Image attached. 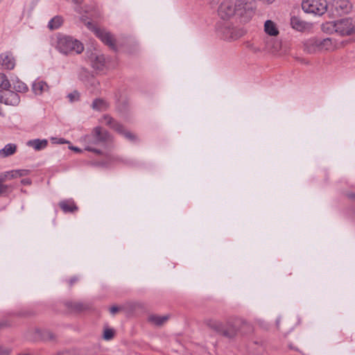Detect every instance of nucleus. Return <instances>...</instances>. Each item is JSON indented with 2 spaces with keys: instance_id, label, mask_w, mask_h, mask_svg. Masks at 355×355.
Returning a JSON list of instances; mask_svg holds the SVG:
<instances>
[{
  "instance_id": "25",
  "label": "nucleus",
  "mask_w": 355,
  "mask_h": 355,
  "mask_svg": "<svg viewBox=\"0 0 355 355\" xmlns=\"http://www.w3.org/2000/svg\"><path fill=\"white\" fill-rule=\"evenodd\" d=\"M93 110L96 111H105L109 107V103L102 98H96L91 105Z\"/></svg>"
},
{
  "instance_id": "44",
  "label": "nucleus",
  "mask_w": 355,
  "mask_h": 355,
  "mask_svg": "<svg viewBox=\"0 0 355 355\" xmlns=\"http://www.w3.org/2000/svg\"><path fill=\"white\" fill-rule=\"evenodd\" d=\"M105 120H106V123L109 125L111 123V118L109 117V116H106L105 118Z\"/></svg>"
},
{
  "instance_id": "19",
  "label": "nucleus",
  "mask_w": 355,
  "mask_h": 355,
  "mask_svg": "<svg viewBox=\"0 0 355 355\" xmlns=\"http://www.w3.org/2000/svg\"><path fill=\"white\" fill-rule=\"evenodd\" d=\"M17 146L15 144H8L0 150V157L6 158L14 155L17 152Z\"/></svg>"
},
{
  "instance_id": "14",
  "label": "nucleus",
  "mask_w": 355,
  "mask_h": 355,
  "mask_svg": "<svg viewBox=\"0 0 355 355\" xmlns=\"http://www.w3.org/2000/svg\"><path fill=\"white\" fill-rule=\"evenodd\" d=\"M15 62L11 54L4 53L0 54V67L6 69H12Z\"/></svg>"
},
{
  "instance_id": "18",
  "label": "nucleus",
  "mask_w": 355,
  "mask_h": 355,
  "mask_svg": "<svg viewBox=\"0 0 355 355\" xmlns=\"http://www.w3.org/2000/svg\"><path fill=\"white\" fill-rule=\"evenodd\" d=\"M48 145V141L46 139H35L29 140L27 142V146L33 148L35 150H41L44 149Z\"/></svg>"
},
{
  "instance_id": "37",
  "label": "nucleus",
  "mask_w": 355,
  "mask_h": 355,
  "mask_svg": "<svg viewBox=\"0 0 355 355\" xmlns=\"http://www.w3.org/2000/svg\"><path fill=\"white\" fill-rule=\"evenodd\" d=\"M10 349L0 347V355H9Z\"/></svg>"
},
{
  "instance_id": "49",
  "label": "nucleus",
  "mask_w": 355,
  "mask_h": 355,
  "mask_svg": "<svg viewBox=\"0 0 355 355\" xmlns=\"http://www.w3.org/2000/svg\"><path fill=\"white\" fill-rule=\"evenodd\" d=\"M276 324H277V326L278 327L279 326V320H277Z\"/></svg>"
},
{
  "instance_id": "47",
  "label": "nucleus",
  "mask_w": 355,
  "mask_h": 355,
  "mask_svg": "<svg viewBox=\"0 0 355 355\" xmlns=\"http://www.w3.org/2000/svg\"><path fill=\"white\" fill-rule=\"evenodd\" d=\"M349 198H352V199H354V200H355V193L349 194Z\"/></svg>"
},
{
  "instance_id": "36",
  "label": "nucleus",
  "mask_w": 355,
  "mask_h": 355,
  "mask_svg": "<svg viewBox=\"0 0 355 355\" xmlns=\"http://www.w3.org/2000/svg\"><path fill=\"white\" fill-rule=\"evenodd\" d=\"M79 280L78 277L76 276L71 277L69 281L68 284L69 286H72L75 283H76Z\"/></svg>"
},
{
  "instance_id": "30",
  "label": "nucleus",
  "mask_w": 355,
  "mask_h": 355,
  "mask_svg": "<svg viewBox=\"0 0 355 355\" xmlns=\"http://www.w3.org/2000/svg\"><path fill=\"white\" fill-rule=\"evenodd\" d=\"M168 320L167 316L150 315L149 320L156 325H162Z\"/></svg>"
},
{
  "instance_id": "50",
  "label": "nucleus",
  "mask_w": 355,
  "mask_h": 355,
  "mask_svg": "<svg viewBox=\"0 0 355 355\" xmlns=\"http://www.w3.org/2000/svg\"><path fill=\"white\" fill-rule=\"evenodd\" d=\"M112 337H113L114 336V331H112Z\"/></svg>"
},
{
  "instance_id": "35",
  "label": "nucleus",
  "mask_w": 355,
  "mask_h": 355,
  "mask_svg": "<svg viewBox=\"0 0 355 355\" xmlns=\"http://www.w3.org/2000/svg\"><path fill=\"white\" fill-rule=\"evenodd\" d=\"M103 338L107 340H109L111 339V329H110V328L105 329V330L104 331Z\"/></svg>"
},
{
  "instance_id": "28",
  "label": "nucleus",
  "mask_w": 355,
  "mask_h": 355,
  "mask_svg": "<svg viewBox=\"0 0 355 355\" xmlns=\"http://www.w3.org/2000/svg\"><path fill=\"white\" fill-rule=\"evenodd\" d=\"M62 17L60 16H55L49 21L48 24V28L52 31L56 30L62 26Z\"/></svg>"
},
{
  "instance_id": "42",
  "label": "nucleus",
  "mask_w": 355,
  "mask_h": 355,
  "mask_svg": "<svg viewBox=\"0 0 355 355\" xmlns=\"http://www.w3.org/2000/svg\"><path fill=\"white\" fill-rule=\"evenodd\" d=\"M70 149H71L76 152H78V153L81 151L80 148H78V147H75V146L70 147Z\"/></svg>"
},
{
  "instance_id": "22",
  "label": "nucleus",
  "mask_w": 355,
  "mask_h": 355,
  "mask_svg": "<svg viewBox=\"0 0 355 355\" xmlns=\"http://www.w3.org/2000/svg\"><path fill=\"white\" fill-rule=\"evenodd\" d=\"M49 88L48 85L43 80H35L32 85V89L36 95H40Z\"/></svg>"
},
{
  "instance_id": "23",
  "label": "nucleus",
  "mask_w": 355,
  "mask_h": 355,
  "mask_svg": "<svg viewBox=\"0 0 355 355\" xmlns=\"http://www.w3.org/2000/svg\"><path fill=\"white\" fill-rule=\"evenodd\" d=\"M264 31L270 36H277L279 34V30L276 24L271 20L266 21L264 24Z\"/></svg>"
},
{
  "instance_id": "11",
  "label": "nucleus",
  "mask_w": 355,
  "mask_h": 355,
  "mask_svg": "<svg viewBox=\"0 0 355 355\" xmlns=\"http://www.w3.org/2000/svg\"><path fill=\"white\" fill-rule=\"evenodd\" d=\"M20 98L17 93L8 91L4 95L0 97V103H3L6 105H17L19 103Z\"/></svg>"
},
{
  "instance_id": "39",
  "label": "nucleus",
  "mask_w": 355,
  "mask_h": 355,
  "mask_svg": "<svg viewBox=\"0 0 355 355\" xmlns=\"http://www.w3.org/2000/svg\"><path fill=\"white\" fill-rule=\"evenodd\" d=\"M31 179L29 178H25V179H22L21 180V183L24 185H30L31 184Z\"/></svg>"
},
{
  "instance_id": "7",
  "label": "nucleus",
  "mask_w": 355,
  "mask_h": 355,
  "mask_svg": "<svg viewBox=\"0 0 355 355\" xmlns=\"http://www.w3.org/2000/svg\"><path fill=\"white\" fill-rule=\"evenodd\" d=\"M85 26L94 33L96 36L98 37L108 47H111V35L109 32L100 27H97L92 21L85 22Z\"/></svg>"
},
{
  "instance_id": "17",
  "label": "nucleus",
  "mask_w": 355,
  "mask_h": 355,
  "mask_svg": "<svg viewBox=\"0 0 355 355\" xmlns=\"http://www.w3.org/2000/svg\"><path fill=\"white\" fill-rule=\"evenodd\" d=\"M28 338L33 340H36L38 339H42L44 340H53L55 339V336L52 332L49 331H41L37 329L35 331L34 337L31 338L28 336Z\"/></svg>"
},
{
  "instance_id": "46",
  "label": "nucleus",
  "mask_w": 355,
  "mask_h": 355,
  "mask_svg": "<svg viewBox=\"0 0 355 355\" xmlns=\"http://www.w3.org/2000/svg\"><path fill=\"white\" fill-rule=\"evenodd\" d=\"M57 143L64 144V143H68V141H65L64 139H60Z\"/></svg>"
},
{
  "instance_id": "12",
  "label": "nucleus",
  "mask_w": 355,
  "mask_h": 355,
  "mask_svg": "<svg viewBox=\"0 0 355 355\" xmlns=\"http://www.w3.org/2000/svg\"><path fill=\"white\" fill-rule=\"evenodd\" d=\"M1 173L2 175L1 176H3L6 180H11L28 175L30 173V171L27 169H16L2 172Z\"/></svg>"
},
{
  "instance_id": "38",
  "label": "nucleus",
  "mask_w": 355,
  "mask_h": 355,
  "mask_svg": "<svg viewBox=\"0 0 355 355\" xmlns=\"http://www.w3.org/2000/svg\"><path fill=\"white\" fill-rule=\"evenodd\" d=\"M85 150H88V151H91V152H94V153H97V154L100 153V150H98V149H96V148H93V147H92V146H87L85 148Z\"/></svg>"
},
{
  "instance_id": "16",
  "label": "nucleus",
  "mask_w": 355,
  "mask_h": 355,
  "mask_svg": "<svg viewBox=\"0 0 355 355\" xmlns=\"http://www.w3.org/2000/svg\"><path fill=\"white\" fill-rule=\"evenodd\" d=\"M59 207L64 213H73L78 209L72 199L62 200L59 202Z\"/></svg>"
},
{
  "instance_id": "15",
  "label": "nucleus",
  "mask_w": 355,
  "mask_h": 355,
  "mask_svg": "<svg viewBox=\"0 0 355 355\" xmlns=\"http://www.w3.org/2000/svg\"><path fill=\"white\" fill-rule=\"evenodd\" d=\"M304 50L308 53H314L319 50L318 38L313 37L304 42Z\"/></svg>"
},
{
  "instance_id": "3",
  "label": "nucleus",
  "mask_w": 355,
  "mask_h": 355,
  "mask_svg": "<svg viewBox=\"0 0 355 355\" xmlns=\"http://www.w3.org/2000/svg\"><path fill=\"white\" fill-rule=\"evenodd\" d=\"M235 14L243 22L248 21L254 14V0H236L234 4Z\"/></svg>"
},
{
  "instance_id": "41",
  "label": "nucleus",
  "mask_w": 355,
  "mask_h": 355,
  "mask_svg": "<svg viewBox=\"0 0 355 355\" xmlns=\"http://www.w3.org/2000/svg\"><path fill=\"white\" fill-rule=\"evenodd\" d=\"M288 347L292 350L299 351V349L297 347H294L292 344H289Z\"/></svg>"
},
{
  "instance_id": "43",
  "label": "nucleus",
  "mask_w": 355,
  "mask_h": 355,
  "mask_svg": "<svg viewBox=\"0 0 355 355\" xmlns=\"http://www.w3.org/2000/svg\"><path fill=\"white\" fill-rule=\"evenodd\" d=\"M71 1L76 4H80L83 0H71Z\"/></svg>"
},
{
  "instance_id": "34",
  "label": "nucleus",
  "mask_w": 355,
  "mask_h": 355,
  "mask_svg": "<svg viewBox=\"0 0 355 355\" xmlns=\"http://www.w3.org/2000/svg\"><path fill=\"white\" fill-rule=\"evenodd\" d=\"M67 97L70 102L78 101L80 99V94L78 91L75 90L73 92L69 94Z\"/></svg>"
},
{
  "instance_id": "1",
  "label": "nucleus",
  "mask_w": 355,
  "mask_h": 355,
  "mask_svg": "<svg viewBox=\"0 0 355 355\" xmlns=\"http://www.w3.org/2000/svg\"><path fill=\"white\" fill-rule=\"evenodd\" d=\"M56 48L65 55L76 53L79 54L84 50L83 44L76 39L71 36L62 35L58 38Z\"/></svg>"
},
{
  "instance_id": "10",
  "label": "nucleus",
  "mask_w": 355,
  "mask_h": 355,
  "mask_svg": "<svg viewBox=\"0 0 355 355\" xmlns=\"http://www.w3.org/2000/svg\"><path fill=\"white\" fill-rule=\"evenodd\" d=\"M66 306L70 311L73 313H82L91 308V304L89 302L79 301L67 302Z\"/></svg>"
},
{
  "instance_id": "29",
  "label": "nucleus",
  "mask_w": 355,
  "mask_h": 355,
  "mask_svg": "<svg viewBox=\"0 0 355 355\" xmlns=\"http://www.w3.org/2000/svg\"><path fill=\"white\" fill-rule=\"evenodd\" d=\"M335 6H336V10H338V8H340L343 12H347L351 9V5L349 3L348 1H347V0L338 1L336 3Z\"/></svg>"
},
{
  "instance_id": "8",
  "label": "nucleus",
  "mask_w": 355,
  "mask_h": 355,
  "mask_svg": "<svg viewBox=\"0 0 355 355\" xmlns=\"http://www.w3.org/2000/svg\"><path fill=\"white\" fill-rule=\"evenodd\" d=\"M109 134L102 128L97 127L94 129L93 134L85 137V140L89 143L99 145L103 144L107 139Z\"/></svg>"
},
{
  "instance_id": "31",
  "label": "nucleus",
  "mask_w": 355,
  "mask_h": 355,
  "mask_svg": "<svg viewBox=\"0 0 355 355\" xmlns=\"http://www.w3.org/2000/svg\"><path fill=\"white\" fill-rule=\"evenodd\" d=\"M13 84L14 89L17 92H26V91H28V87L26 86V85L19 80L15 82Z\"/></svg>"
},
{
  "instance_id": "2",
  "label": "nucleus",
  "mask_w": 355,
  "mask_h": 355,
  "mask_svg": "<svg viewBox=\"0 0 355 355\" xmlns=\"http://www.w3.org/2000/svg\"><path fill=\"white\" fill-rule=\"evenodd\" d=\"M217 31L221 38L228 42L236 40L245 33L243 28L234 26L228 21H220L217 26Z\"/></svg>"
},
{
  "instance_id": "4",
  "label": "nucleus",
  "mask_w": 355,
  "mask_h": 355,
  "mask_svg": "<svg viewBox=\"0 0 355 355\" xmlns=\"http://www.w3.org/2000/svg\"><path fill=\"white\" fill-rule=\"evenodd\" d=\"M302 10L307 13L323 15L327 10V0H303Z\"/></svg>"
},
{
  "instance_id": "20",
  "label": "nucleus",
  "mask_w": 355,
  "mask_h": 355,
  "mask_svg": "<svg viewBox=\"0 0 355 355\" xmlns=\"http://www.w3.org/2000/svg\"><path fill=\"white\" fill-rule=\"evenodd\" d=\"M205 324L216 333L222 335L224 324L220 321L208 319L205 321Z\"/></svg>"
},
{
  "instance_id": "32",
  "label": "nucleus",
  "mask_w": 355,
  "mask_h": 355,
  "mask_svg": "<svg viewBox=\"0 0 355 355\" xmlns=\"http://www.w3.org/2000/svg\"><path fill=\"white\" fill-rule=\"evenodd\" d=\"M10 87L9 80L4 73H0V88L8 89Z\"/></svg>"
},
{
  "instance_id": "9",
  "label": "nucleus",
  "mask_w": 355,
  "mask_h": 355,
  "mask_svg": "<svg viewBox=\"0 0 355 355\" xmlns=\"http://www.w3.org/2000/svg\"><path fill=\"white\" fill-rule=\"evenodd\" d=\"M218 15L224 21H227L234 16L236 12L233 3L230 1H225L221 3L218 10Z\"/></svg>"
},
{
  "instance_id": "24",
  "label": "nucleus",
  "mask_w": 355,
  "mask_h": 355,
  "mask_svg": "<svg viewBox=\"0 0 355 355\" xmlns=\"http://www.w3.org/2000/svg\"><path fill=\"white\" fill-rule=\"evenodd\" d=\"M320 51H331L334 49V44L329 37L318 38Z\"/></svg>"
},
{
  "instance_id": "5",
  "label": "nucleus",
  "mask_w": 355,
  "mask_h": 355,
  "mask_svg": "<svg viewBox=\"0 0 355 355\" xmlns=\"http://www.w3.org/2000/svg\"><path fill=\"white\" fill-rule=\"evenodd\" d=\"M333 28L338 34L345 36L355 33V19L344 18L334 22Z\"/></svg>"
},
{
  "instance_id": "27",
  "label": "nucleus",
  "mask_w": 355,
  "mask_h": 355,
  "mask_svg": "<svg viewBox=\"0 0 355 355\" xmlns=\"http://www.w3.org/2000/svg\"><path fill=\"white\" fill-rule=\"evenodd\" d=\"M116 109L121 114H125L128 110V101L125 96H121L117 99Z\"/></svg>"
},
{
  "instance_id": "40",
  "label": "nucleus",
  "mask_w": 355,
  "mask_h": 355,
  "mask_svg": "<svg viewBox=\"0 0 355 355\" xmlns=\"http://www.w3.org/2000/svg\"><path fill=\"white\" fill-rule=\"evenodd\" d=\"M119 310V308L116 306H112V314L117 313Z\"/></svg>"
},
{
  "instance_id": "48",
  "label": "nucleus",
  "mask_w": 355,
  "mask_h": 355,
  "mask_svg": "<svg viewBox=\"0 0 355 355\" xmlns=\"http://www.w3.org/2000/svg\"><path fill=\"white\" fill-rule=\"evenodd\" d=\"M19 355H31V354L29 353H22V354H19Z\"/></svg>"
},
{
  "instance_id": "13",
  "label": "nucleus",
  "mask_w": 355,
  "mask_h": 355,
  "mask_svg": "<svg viewBox=\"0 0 355 355\" xmlns=\"http://www.w3.org/2000/svg\"><path fill=\"white\" fill-rule=\"evenodd\" d=\"M112 129L130 141L135 142L137 141V137L135 134L125 130L123 125L119 123H114L112 122Z\"/></svg>"
},
{
  "instance_id": "45",
  "label": "nucleus",
  "mask_w": 355,
  "mask_h": 355,
  "mask_svg": "<svg viewBox=\"0 0 355 355\" xmlns=\"http://www.w3.org/2000/svg\"><path fill=\"white\" fill-rule=\"evenodd\" d=\"M112 51L116 50V46L115 42H114V40L113 39H112Z\"/></svg>"
},
{
  "instance_id": "21",
  "label": "nucleus",
  "mask_w": 355,
  "mask_h": 355,
  "mask_svg": "<svg viewBox=\"0 0 355 355\" xmlns=\"http://www.w3.org/2000/svg\"><path fill=\"white\" fill-rule=\"evenodd\" d=\"M1 175L0 173V197L9 195L14 189L13 185L5 184L6 180Z\"/></svg>"
},
{
  "instance_id": "51",
  "label": "nucleus",
  "mask_w": 355,
  "mask_h": 355,
  "mask_svg": "<svg viewBox=\"0 0 355 355\" xmlns=\"http://www.w3.org/2000/svg\"><path fill=\"white\" fill-rule=\"evenodd\" d=\"M3 325V324L0 323V327Z\"/></svg>"
},
{
  "instance_id": "26",
  "label": "nucleus",
  "mask_w": 355,
  "mask_h": 355,
  "mask_svg": "<svg viewBox=\"0 0 355 355\" xmlns=\"http://www.w3.org/2000/svg\"><path fill=\"white\" fill-rule=\"evenodd\" d=\"M291 25L293 28L302 31L305 29L306 23L302 21L300 18L293 16L291 18Z\"/></svg>"
},
{
  "instance_id": "33",
  "label": "nucleus",
  "mask_w": 355,
  "mask_h": 355,
  "mask_svg": "<svg viewBox=\"0 0 355 355\" xmlns=\"http://www.w3.org/2000/svg\"><path fill=\"white\" fill-rule=\"evenodd\" d=\"M104 66V58L103 56H98L96 58V62L94 63V67L97 69L102 70Z\"/></svg>"
},
{
  "instance_id": "6",
  "label": "nucleus",
  "mask_w": 355,
  "mask_h": 355,
  "mask_svg": "<svg viewBox=\"0 0 355 355\" xmlns=\"http://www.w3.org/2000/svg\"><path fill=\"white\" fill-rule=\"evenodd\" d=\"M248 325V324L242 320L228 321L223 325L222 336L230 338H233L236 336L242 327Z\"/></svg>"
}]
</instances>
